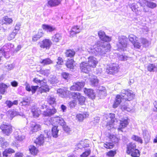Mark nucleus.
Here are the masks:
<instances>
[{
	"label": "nucleus",
	"mask_w": 157,
	"mask_h": 157,
	"mask_svg": "<svg viewBox=\"0 0 157 157\" xmlns=\"http://www.w3.org/2000/svg\"><path fill=\"white\" fill-rule=\"evenodd\" d=\"M111 46L108 43L98 41L90 48V52L95 56H103L110 51Z\"/></svg>",
	"instance_id": "nucleus-1"
},
{
	"label": "nucleus",
	"mask_w": 157,
	"mask_h": 157,
	"mask_svg": "<svg viewBox=\"0 0 157 157\" xmlns=\"http://www.w3.org/2000/svg\"><path fill=\"white\" fill-rule=\"evenodd\" d=\"M128 39L125 36L121 35L118 37L117 46L119 50H124V48L127 47Z\"/></svg>",
	"instance_id": "nucleus-2"
},
{
	"label": "nucleus",
	"mask_w": 157,
	"mask_h": 157,
	"mask_svg": "<svg viewBox=\"0 0 157 157\" xmlns=\"http://www.w3.org/2000/svg\"><path fill=\"white\" fill-rule=\"evenodd\" d=\"M121 96L123 98V99L126 101H130L133 99L135 96L133 92L131 90H123L121 92Z\"/></svg>",
	"instance_id": "nucleus-3"
},
{
	"label": "nucleus",
	"mask_w": 157,
	"mask_h": 157,
	"mask_svg": "<svg viewBox=\"0 0 157 157\" xmlns=\"http://www.w3.org/2000/svg\"><path fill=\"white\" fill-rule=\"evenodd\" d=\"M0 128L2 129L3 134L7 136H9L13 131L12 126L10 124L6 123L2 124L0 127Z\"/></svg>",
	"instance_id": "nucleus-4"
},
{
	"label": "nucleus",
	"mask_w": 157,
	"mask_h": 157,
	"mask_svg": "<svg viewBox=\"0 0 157 157\" xmlns=\"http://www.w3.org/2000/svg\"><path fill=\"white\" fill-rule=\"evenodd\" d=\"M52 42L49 39H45L39 43L40 47L43 49H48L52 44Z\"/></svg>",
	"instance_id": "nucleus-5"
},
{
	"label": "nucleus",
	"mask_w": 157,
	"mask_h": 157,
	"mask_svg": "<svg viewBox=\"0 0 157 157\" xmlns=\"http://www.w3.org/2000/svg\"><path fill=\"white\" fill-rule=\"evenodd\" d=\"M118 71V66L116 64H113L106 69V73L109 74H113L117 73Z\"/></svg>",
	"instance_id": "nucleus-6"
},
{
	"label": "nucleus",
	"mask_w": 157,
	"mask_h": 157,
	"mask_svg": "<svg viewBox=\"0 0 157 157\" xmlns=\"http://www.w3.org/2000/svg\"><path fill=\"white\" fill-rule=\"evenodd\" d=\"M50 134V132H48L47 134H45L44 135L41 134L39 136L36 138L35 141V143L40 146L42 145L44 142V138L48 137L49 138Z\"/></svg>",
	"instance_id": "nucleus-7"
},
{
	"label": "nucleus",
	"mask_w": 157,
	"mask_h": 157,
	"mask_svg": "<svg viewBox=\"0 0 157 157\" xmlns=\"http://www.w3.org/2000/svg\"><path fill=\"white\" fill-rule=\"evenodd\" d=\"M85 84V82L83 81L74 83L73 84V85L71 87L70 89L71 90L79 91L83 87Z\"/></svg>",
	"instance_id": "nucleus-8"
},
{
	"label": "nucleus",
	"mask_w": 157,
	"mask_h": 157,
	"mask_svg": "<svg viewBox=\"0 0 157 157\" xmlns=\"http://www.w3.org/2000/svg\"><path fill=\"white\" fill-rule=\"evenodd\" d=\"M88 63L90 67L95 68L98 63L96 59L93 56H90L88 58Z\"/></svg>",
	"instance_id": "nucleus-9"
},
{
	"label": "nucleus",
	"mask_w": 157,
	"mask_h": 157,
	"mask_svg": "<svg viewBox=\"0 0 157 157\" xmlns=\"http://www.w3.org/2000/svg\"><path fill=\"white\" fill-rule=\"evenodd\" d=\"M98 34L100 39L102 41L107 42L111 40V37L106 36L103 31L100 30L98 32Z\"/></svg>",
	"instance_id": "nucleus-10"
},
{
	"label": "nucleus",
	"mask_w": 157,
	"mask_h": 157,
	"mask_svg": "<svg viewBox=\"0 0 157 157\" xmlns=\"http://www.w3.org/2000/svg\"><path fill=\"white\" fill-rule=\"evenodd\" d=\"M31 130L33 132H36L40 129L41 126L40 124L34 122H32L30 124Z\"/></svg>",
	"instance_id": "nucleus-11"
},
{
	"label": "nucleus",
	"mask_w": 157,
	"mask_h": 157,
	"mask_svg": "<svg viewBox=\"0 0 157 157\" xmlns=\"http://www.w3.org/2000/svg\"><path fill=\"white\" fill-rule=\"evenodd\" d=\"M80 69L82 71L85 73H87L90 70V67L88 63L83 62L80 65Z\"/></svg>",
	"instance_id": "nucleus-12"
},
{
	"label": "nucleus",
	"mask_w": 157,
	"mask_h": 157,
	"mask_svg": "<svg viewBox=\"0 0 157 157\" xmlns=\"http://www.w3.org/2000/svg\"><path fill=\"white\" fill-rule=\"evenodd\" d=\"M25 89L28 91H31L32 94H34L39 87L38 86H30V85L27 82H26L25 84Z\"/></svg>",
	"instance_id": "nucleus-13"
},
{
	"label": "nucleus",
	"mask_w": 157,
	"mask_h": 157,
	"mask_svg": "<svg viewBox=\"0 0 157 157\" xmlns=\"http://www.w3.org/2000/svg\"><path fill=\"white\" fill-rule=\"evenodd\" d=\"M128 122L127 119H122L120 120V125L118 128V131H121L122 132V129L126 127L128 124Z\"/></svg>",
	"instance_id": "nucleus-14"
},
{
	"label": "nucleus",
	"mask_w": 157,
	"mask_h": 157,
	"mask_svg": "<svg viewBox=\"0 0 157 157\" xmlns=\"http://www.w3.org/2000/svg\"><path fill=\"white\" fill-rule=\"evenodd\" d=\"M56 110L55 108H47L46 110L43 112V114L45 116H50L56 112Z\"/></svg>",
	"instance_id": "nucleus-15"
},
{
	"label": "nucleus",
	"mask_w": 157,
	"mask_h": 157,
	"mask_svg": "<svg viewBox=\"0 0 157 157\" xmlns=\"http://www.w3.org/2000/svg\"><path fill=\"white\" fill-rule=\"evenodd\" d=\"M81 31V29L79 26L78 25L73 26L70 32V36L73 37L75 35L80 33Z\"/></svg>",
	"instance_id": "nucleus-16"
},
{
	"label": "nucleus",
	"mask_w": 157,
	"mask_h": 157,
	"mask_svg": "<svg viewBox=\"0 0 157 157\" xmlns=\"http://www.w3.org/2000/svg\"><path fill=\"white\" fill-rule=\"evenodd\" d=\"M14 137L17 141H22L25 138V136L21 132H14Z\"/></svg>",
	"instance_id": "nucleus-17"
},
{
	"label": "nucleus",
	"mask_w": 157,
	"mask_h": 157,
	"mask_svg": "<svg viewBox=\"0 0 157 157\" xmlns=\"http://www.w3.org/2000/svg\"><path fill=\"white\" fill-rule=\"evenodd\" d=\"M136 147L135 144L132 142L129 143L127 145V153L128 154H130L131 152L136 149Z\"/></svg>",
	"instance_id": "nucleus-18"
},
{
	"label": "nucleus",
	"mask_w": 157,
	"mask_h": 157,
	"mask_svg": "<svg viewBox=\"0 0 157 157\" xmlns=\"http://www.w3.org/2000/svg\"><path fill=\"white\" fill-rule=\"evenodd\" d=\"M84 92L89 98L92 99L95 98V95L93 90L85 88Z\"/></svg>",
	"instance_id": "nucleus-19"
},
{
	"label": "nucleus",
	"mask_w": 157,
	"mask_h": 157,
	"mask_svg": "<svg viewBox=\"0 0 157 157\" xmlns=\"http://www.w3.org/2000/svg\"><path fill=\"white\" fill-rule=\"evenodd\" d=\"M57 93L61 97H65L69 93V91L62 89H59L57 90Z\"/></svg>",
	"instance_id": "nucleus-20"
},
{
	"label": "nucleus",
	"mask_w": 157,
	"mask_h": 157,
	"mask_svg": "<svg viewBox=\"0 0 157 157\" xmlns=\"http://www.w3.org/2000/svg\"><path fill=\"white\" fill-rule=\"evenodd\" d=\"M90 85L92 86H97L98 85V80L97 77L95 76H92L90 80Z\"/></svg>",
	"instance_id": "nucleus-21"
},
{
	"label": "nucleus",
	"mask_w": 157,
	"mask_h": 157,
	"mask_svg": "<svg viewBox=\"0 0 157 157\" xmlns=\"http://www.w3.org/2000/svg\"><path fill=\"white\" fill-rule=\"evenodd\" d=\"M121 99H123V98L121 97V96L117 95V96L113 105V108H116L119 105L120 103L121 102Z\"/></svg>",
	"instance_id": "nucleus-22"
},
{
	"label": "nucleus",
	"mask_w": 157,
	"mask_h": 157,
	"mask_svg": "<svg viewBox=\"0 0 157 157\" xmlns=\"http://www.w3.org/2000/svg\"><path fill=\"white\" fill-rule=\"evenodd\" d=\"M9 86L4 83L0 84V93L3 94L6 91L7 88ZM2 96L0 94V100L1 99Z\"/></svg>",
	"instance_id": "nucleus-23"
},
{
	"label": "nucleus",
	"mask_w": 157,
	"mask_h": 157,
	"mask_svg": "<svg viewBox=\"0 0 157 157\" xmlns=\"http://www.w3.org/2000/svg\"><path fill=\"white\" fill-rule=\"evenodd\" d=\"M65 54L66 57L72 58L75 55V52L73 49H69L66 51Z\"/></svg>",
	"instance_id": "nucleus-24"
},
{
	"label": "nucleus",
	"mask_w": 157,
	"mask_h": 157,
	"mask_svg": "<svg viewBox=\"0 0 157 157\" xmlns=\"http://www.w3.org/2000/svg\"><path fill=\"white\" fill-rule=\"evenodd\" d=\"M42 28L47 32H52L53 31L55 28L50 25L43 24L42 25Z\"/></svg>",
	"instance_id": "nucleus-25"
},
{
	"label": "nucleus",
	"mask_w": 157,
	"mask_h": 157,
	"mask_svg": "<svg viewBox=\"0 0 157 157\" xmlns=\"http://www.w3.org/2000/svg\"><path fill=\"white\" fill-rule=\"evenodd\" d=\"M143 135L145 140L148 142L150 140V136L149 132L146 130L143 131Z\"/></svg>",
	"instance_id": "nucleus-26"
},
{
	"label": "nucleus",
	"mask_w": 157,
	"mask_h": 157,
	"mask_svg": "<svg viewBox=\"0 0 157 157\" xmlns=\"http://www.w3.org/2000/svg\"><path fill=\"white\" fill-rule=\"evenodd\" d=\"M61 0H50L48 2V4L51 6H55L59 5Z\"/></svg>",
	"instance_id": "nucleus-27"
},
{
	"label": "nucleus",
	"mask_w": 157,
	"mask_h": 157,
	"mask_svg": "<svg viewBox=\"0 0 157 157\" xmlns=\"http://www.w3.org/2000/svg\"><path fill=\"white\" fill-rule=\"evenodd\" d=\"M14 152V151L11 148L6 149L3 152V156L7 157L11 153Z\"/></svg>",
	"instance_id": "nucleus-28"
},
{
	"label": "nucleus",
	"mask_w": 157,
	"mask_h": 157,
	"mask_svg": "<svg viewBox=\"0 0 157 157\" xmlns=\"http://www.w3.org/2000/svg\"><path fill=\"white\" fill-rule=\"evenodd\" d=\"M88 116V114L86 113H83L77 115V117L79 121H82L84 118Z\"/></svg>",
	"instance_id": "nucleus-29"
},
{
	"label": "nucleus",
	"mask_w": 157,
	"mask_h": 157,
	"mask_svg": "<svg viewBox=\"0 0 157 157\" xmlns=\"http://www.w3.org/2000/svg\"><path fill=\"white\" fill-rule=\"evenodd\" d=\"M147 69L150 72H154L157 70L155 64H149L147 66Z\"/></svg>",
	"instance_id": "nucleus-30"
},
{
	"label": "nucleus",
	"mask_w": 157,
	"mask_h": 157,
	"mask_svg": "<svg viewBox=\"0 0 157 157\" xmlns=\"http://www.w3.org/2000/svg\"><path fill=\"white\" fill-rule=\"evenodd\" d=\"M29 151L32 155H36L38 153V150L34 146L30 145L29 147Z\"/></svg>",
	"instance_id": "nucleus-31"
},
{
	"label": "nucleus",
	"mask_w": 157,
	"mask_h": 157,
	"mask_svg": "<svg viewBox=\"0 0 157 157\" xmlns=\"http://www.w3.org/2000/svg\"><path fill=\"white\" fill-rule=\"evenodd\" d=\"M31 111L33 114L34 117H38L40 113V111L36 108L34 107H32L31 109Z\"/></svg>",
	"instance_id": "nucleus-32"
},
{
	"label": "nucleus",
	"mask_w": 157,
	"mask_h": 157,
	"mask_svg": "<svg viewBox=\"0 0 157 157\" xmlns=\"http://www.w3.org/2000/svg\"><path fill=\"white\" fill-rule=\"evenodd\" d=\"M61 38L62 36L61 34L58 33L52 36V40L54 42H58L61 39Z\"/></svg>",
	"instance_id": "nucleus-33"
},
{
	"label": "nucleus",
	"mask_w": 157,
	"mask_h": 157,
	"mask_svg": "<svg viewBox=\"0 0 157 157\" xmlns=\"http://www.w3.org/2000/svg\"><path fill=\"white\" fill-rule=\"evenodd\" d=\"M143 2L147 6L151 8H153L156 6V5L155 3L146 0H144Z\"/></svg>",
	"instance_id": "nucleus-34"
},
{
	"label": "nucleus",
	"mask_w": 157,
	"mask_h": 157,
	"mask_svg": "<svg viewBox=\"0 0 157 157\" xmlns=\"http://www.w3.org/2000/svg\"><path fill=\"white\" fill-rule=\"evenodd\" d=\"M58 127L55 126L52 128V135L54 138H57L58 136L59 130L57 129Z\"/></svg>",
	"instance_id": "nucleus-35"
},
{
	"label": "nucleus",
	"mask_w": 157,
	"mask_h": 157,
	"mask_svg": "<svg viewBox=\"0 0 157 157\" xmlns=\"http://www.w3.org/2000/svg\"><path fill=\"white\" fill-rule=\"evenodd\" d=\"M74 61L73 59H71L70 60L68 59L66 65L67 68L70 69H73L74 67Z\"/></svg>",
	"instance_id": "nucleus-36"
},
{
	"label": "nucleus",
	"mask_w": 157,
	"mask_h": 157,
	"mask_svg": "<svg viewBox=\"0 0 157 157\" xmlns=\"http://www.w3.org/2000/svg\"><path fill=\"white\" fill-rule=\"evenodd\" d=\"M40 63L43 66H45L52 63L53 61L50 59L48 58L43 59Z\"/></svg>",
	"instance_id": "nucleus-37"
},
{
	"label": "nucleus",
	"mask_w": 157,
	"mask_h": 157,
	"mask_svg": "<svg viewBox=\"0 0 157 157\" xmlns=\"http://www.w3.org/2000/svg\"><path fill=\"white\" fill-rule=\"evenodd\" d=\"M130 154L132 157H139L140 156V151L137 149L131 152Z\"/></svg>",
	"instance_id": "nucleus-38"
},
{
	"label": "nucleus",
	"mask_w": 157,
	"mask_h": 157,
	"mask_svg": "<svg viewBox=\"0 0 157 157\" xmlns=\"http://www.w3.org/2000/svg\"><path fill=\"white\" fill-rule=\"evenodd\" d=\"M128 39L129 41L132 42V44L138 40V38L135 35L133 34H130L128 36Z\"/></svg>",
	"instance_id": "nucleus-39"
},
{
	"label": "nucleus",
	"mask_w": 157,
	"mask_h": 157,
	"mask_svg": "<svg viewBox=\"0 0 157 157\" xmlns=\"http://www.w3.org/2000/svg\"><path fill=\"white\" fill-rule=\"evenodd\" d=\"M47 99L48 102L50 105H52L56 103L55 99L53 97L48 96Z\"/></svg>",
	"instance_id": "nucleus-40"
},
{
	"label": "nucleus",
	"mask_w": 157,
	"mask_h": 157,
	"mask_svg": "<svg viewBox=\"0 0 157 157\" xmlns=\"http://www.w3.org/2000/svg\"><path fill=\"white\" fill-rule=\"evenodd\" d=\"M56 122L62 126H63L65 124L63 119L61 117H58L56 118Z\"/></svg>",
	"instance_id": "nucleus-41"
},
{
	"label": "nucleus",
	"mask_w": 157,
	"mask_h": 157,
	"mask_svg": "<svg viewBox=\"0 0 157 157\" xmlns=\"http://www.w3.org/2000/svg\"><path fill=\"white\" fill-rule=\"evenodd\" d=\"M132 139L134 140L139 142L141 144L143 143V140L141 138L136 135H132Z\"/></svg>",
	"instance_id": "nucleus-42"
},
{
	"label": "nucleus",
	"mask_w": 157,
	"mask_h": 157,
	"mask_svg": "<svg viewBox=\"0 0 157 157\" xmlns=\"http://www.w3.org/2000/svg\"><path fill=\"white\" fill-rule=\"evenodd\" d=\"M91 150L90 149H86L84 152L81 155V157H87L90 154Z\"/></svg>",
	"instance_id": "nucleus-43"
},
{
	"label": "nucleus",
	"mask_w": 157,
	"mask_h": 157,
	"mask_svg": "<svg viewBox=\"0 0 157 157\" xmlns=\"http://www.w3.org/2000/svg\"><path fill=\"white\" fill-rule=\"evenodd\" d=\"M81 94L78 92H73L71 93L72 98L75 100H78Z\"/></svg>",
	"instance_id": "nucleus-44"
},
{
	"label": "nucleus",
	"mask_w": 157,
	"mask_h": 157,
	"mask_svg": "<svg viewBox=\"0 0 157 157\" xmlns=\"http://www.w3.org/2000/svg\"><path fill=\"white\" fill-rule=\"evenodd\" d=\"M103 146L107 149H112L114 146V144L112 143H106L104 144Z\"/></svg>",
	"instance_id": "nucleus-45"
},
{
	"label": "nucleus",
	"mask_w": 157,
	"mask_h": 157,
	"mask_svg": "<svg viewBox=\"0 0 157 157\" xmlns=\"http://www.w3.org/2000/svg\"><path fill=\"white\" fill-rule=\"evenodd\" d=\"M121 109L122 110H126L127 111H129L130 110V109L128 107V106L126 102H125L124 104H122L121 105Z\"/></svg>",
	"instance_id": "nucleus-46"
},
{
	"label": "nucleus",
	"mask_w": 157,
	"mask_h": 157,
	"mask_svg": "<svg viewBox=\"0 0 157 157\" xmlns=\"http://www.w3.org/2000/svg\"><path fill=\"white\" fill-rule=\"evenodd\" d=\"M61 75L64 79L67 80H68L70 77V75L66 72H63L61 74Z\"/></svg>",
	"instance_id": "nucleus-47"
},
{
	"label": "nucleus",
	"mask_w": 157,
	"mask_h": 157,
	"mask_svg": "<svg viewBox=\"0 0 157 157\" xmlns=\"http://www.w3.org/2000/svg\"><path fill=\"white\" fill-rule=\"evenodd\" d=\"M137 6L136 4L135 3L132 4L131 6V8L132 9V11L133 12H136V10H138L137 9ZM136 14L140 15V14L139 13H136Z\"/></svg>",
	"instance_id": "nucleus-48"
},
{
	"label": "nucleus",
	"mask_w": 157,
	"mask_h": 157,
	"mask_svg": "<svg viewBox=\"0 0 157 157\" xmlns=\"http://www.w3.org/2000/svg\"><path fill=\"white\" fill-rule=\"evenodd\" d=\"M12 20L11 18H8V17H5L4 18L3 22L6 24H10L12 22Z\"/></svg>",
	"instance_id": "nucleus-49"
},
{
	"label": "nucleus",
	"mask_w": 157,
	"mask_h": 157,
	"mask_svg": "<svg viewBox=\"0 0 157 157\" xmlns=\"http://www.w3.org/2000/svg\"><path fill=\"white\" fill-rule=\"evenodd\" d=\"M114 123L113 122L109 121L107 123L106 127L109 130H110L113 128Z\"/></svg>",
	"instance_id": "nucleus-50"
},
{
	"label": "nucleus",
	"mask_w": 157,
	"mask_h": 157,
	"mask_svg": "<svg viewBox=\"0 0 157 157\" xmlns=\"http://www.w3.org/2000/svg\"><path fill=\"white\" fill-rule=\"evenodd\" d=\"M80 97L78 100L79 104L81 105H83L85 101V98L83 96H82L81 95Z\"/></svg>",
	"instance_id": "nucleus-51"
},
{
	"label": "nucleus",
	"mask_w": 157,
	"mask_h": 157,
	"mask_svg": "<svg viewBox=\"0 0 157 157\" xmlns=\"http://www.w3.org/2000/svg\"><path fill=\"white\" fill-rule=\"evenodd\" d=\"M4 67L6 71H9L13 68V66L12 64H11L5 65Z\"/></svg>",
	"instance_id": "nucleus-52"
},
{
	"label": "nucleus",
	"mask_w": 157,
	"mask_h": 157,
	"mask_svg": "<svg viewBox=\"0 0 157 157\" xmlns=\"http://www.w3.org/2000/svg\"><path fill=\"white\" fill-rule=\"evenodd\" d=\"M116 154V151L111 150L107 153L106 155L108 156L113 157Z\"/></svg>",
	"instance_id": "nucleus-53"
},
{
	"label": "nucleus",
	"mask_w": 157,
	"mask_h": 157,
	"mask_svg": "<svg viewBox=\"0 0 157 157\" xmlns=\"http://www.w3.org/2000/svg\"><path fill=\"white\" fill-rule=\"evenodd\" d=\"M57 65L56 66H57V65H62L63 64V59L62 57H58L57 59V61H56Z\"/></svg>",
	"instance_id": "nucleus-54"
},
{
	"label": "nucleus",
	"mask_w": 157,
	"mask_h": 157,
	"mask_svg": "<svg viewBox=\"0 0 157 157\" xmlns=\"http://www.w3.org/2000/svg\"><path fill=\"white\" fill-rule=\"evenodd\" d=\"M40 90H41V93L42 92H46L49 91V87L48 86H45V87H42L41 88Z\"/></svg>",
	"instance_id": "nucleus-55"
},
{
	"label": "nucleus",
	"mask_w": 157,
	"mask_h": 157,
	"mask_svg": "<svg viewBox=\"0 0 157 157\" xmlns=\"http://www.w3.org/2000/svg\"><path fill=\"white\" fill-rule=\"evenodd\" d=\"M15 36V33H12L10 34L8 37V40H11L14 38Z\"/></svg>",
	"instance_id": "nucleus-56"
},
{
	"label": "nucleus",
	"mask_w": 157,
	"mask_h": 157,
	"mask_svg": "<svg viewBox=\"0 0 157 157\" xmlns=\"http://www.w3.org/2000/svg\"><path fill=\"white\" fill-rule=\"evenodd\" d=\"M77 102L76 101L73 100L70 101L69 103V105L71 108H73L76 105Z\"/></svg>",
	"instance_id": "nucleus-57"
},
{
	"label": "nucleus",
	"mask_w": 157,
	"mask_h": 157,
	"mask_svg": "<svg viewBox=\"0 0 157 157\" xmlns=\"http://www.w3.org/2000/svg\"><path fill=\"white\" fill-rule=\"evenodd\" d=\"M63 127L64 130L67 132H69L71 131V128L65 125V124L63 126Z\"/></svg>",
	"instance_id": "nucleus-58"
},
{
	"label": "nucleus",
	"mask_w": 157,
	"mask_h": 157,
	"mask_svg": "<svg viewBox=\"0 0 157 157\" xmlns=\"http://www.w3.org/2000/svg\"><path fill=\"white\" fill-rule=\"evenodd\" d=\"M109 117L111 119L110 121L114 122L115 120V115L113 113H110V114Z\"/></svg>",
	"instance_id": "nucleus-59"
},
{
	"label": "nucleus",
	"mask_w": 157,
	"mask_h": 157,
	"mask_svg": "<svg viewBox=\"0 0 157 157\" xmlns=\"http://www.w3.org/2000/svg\"><path fill=\"white\" fill-rule=\"evenodd\" d=\"M132 44L134 46V47L137 48H140L141 47L140 44L138 42H137V41L135 42Z\"/></svg>",
	"instance_id": "nucleus-60"
},
{
	"label": "nucleus",
	"mask_w": 157,
	"mask_h": 157,
	"mask_svg": "<svg viewBox=\"0 0 157 157\" xmlns=\"http://www.w3.org/2000/svg\"><path fill=\"white\" fill-rule=\"evenodd\" d=\"M19 115V113L16 111H12L10 115L11 117L13 118V117Z\"/></svg>",
	"instance_id": "nucleus-61"
},
{
	"label": "nucleus",
	"mask_w": 157,
	"mask_h": 157,
	"mask_svg": "<svg viewBox=\"0 0 157 157\" xmlns=\"http://www.w3.org/2000/svg\"><path fill=\"white\" fill-rule=\"evenodd\" d=\"M33 81L37 84L40 83V84H42V82H43L42 80H40L37 78H34L33 80Z\"/></svg>",
	"instance_id": "nucleus-62"
},
{
	"label": "nucleus",
	"mask_w": 157,
	"mask_h": 157,
	"mask_svg": "<svg viewBox=\"0 0 157 157\" xmlns=\"http://www.w3.org/2000/svg\"><path fill=\"white\" fill-rule=\"evenodd\" d=\"M9 143L7 142H3L1 144V146L2 148H5L9 145Z\"/></svg>",
	"instance_id": "nucleus-63"
},
{
	"label": "nucleus",
	"mask_w": 157,
	"mask_h": 157,
	"mask_svg": "<svg viewBox=\"0 0 157 157\" xmlns=\"http://www.w3.org/2000/svg\"><path fill=\"white\" fill-rule=\"evenodd\" d=\"M5 104L9 108H11L13 105L12 102L10 101H6L5 102Z\"/></svg>",
	"instance_id": "nucleus-64"
}]
</instances>
